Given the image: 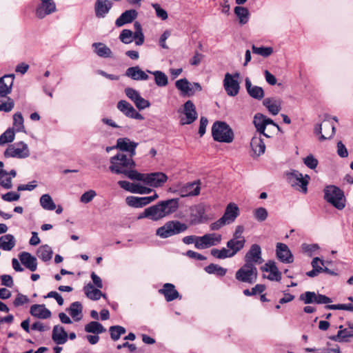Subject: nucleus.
<instances>
[{
	"label": "nucleus",
	"instance_id": "774afa93",
	"mask_svg": "<svg viewBox=\"0 0 353 353\" xmlns=\"http://www.w3.org/2000/svg\"><path fill=\"white\" fill-rule=\"evenodd\" d=\"M265 290V285L256 284L251 290L246 289L243 290V294L245 296H253L256 294H261Z\"/></svg>",
	"mask_w": 353,
	"mask_h": 353
},
{
	"label": "nucleus",
	"instance_id": "e2e57ef3",
	"mask_svg": "<svg viewBox=\"0 0 353 353\" xmlns=\"http://www.w3.org/2000/svg\"><path fill=\"white\" fill-rule=\"evenodd\" d=\"M316 298V293L314 292H305L299 296V300L303 301L305 304H311L314 303Z\"/></svg>",
	"mask_w": 353,
	"mask_h": 353
},
{
	"label": "nucleus",
	"instance_id": "6e6d98bb",
	"mask_svg": "<svg viewBox=\"0 0 353 353\" xmlns=\"http://www.w3.org/2000/svg\"><path fill=\"white\" fill-rule=\"evenodd\" d=\"M205 270L208 274H214L217 276H223L227 272V269L223 268L219 265L211 263L205 268Z\"/></svg>",
	"mask_w": 353,
	"mask_h": 353
},
{
	"label": "nucleus",
	"instance_id": "dca6fc26",
	"mask_svg": "<svg viewBox=\"0 0 353 353\" xmlns=\"http://www.w3.org/2000/svg\"><path fill=\"white\" fill-rule=\"evenodd\" d=\"M125 94L134 103L139 110H144L150 106V101L143 98L140 93L134 88H126Z\"/></svg>",
	"mask_w": 353,
	"mask_h": 353
},
{
	"label": "nucleus",
	"instance_id": "4468645a",
	"mask_svg": "<svg viewBox=\"0 0 353 353\" xmlns=\"http://www.w3.org/2000/svg\"><path fill=\"white\" fill-rule=\"evenodd\" d=\"M261 270L263 273V279H267L271 281H280L281 280V272L273 261H267L261 266Z\"/></svg>",
	"mask_w": 353,
	"mask_h": 353
},
{
	"label": "nucleus",
	"instance_id": "f03ea898",
	"mask_svg": "<svg viewBox=\"0 0 353 353\" xmlns=\"http://www.w3.org/2000/svg\"><path fill=\"white\" fill-rule=\"evenodd\" d=\"M134 181H141L144 185L152 188H161L167 182L168 176L161 172L151 173L133 172L131 175Z\"/></svg>",
	"mask_w": 353,
	"mask_h": 353
},
{
	"label": "nucleus",
	"instance_id": "13d9d810",
	"mask_svg": "<svg viewBox=\"0 0 353 353\" xmlns=\"http://www.w3.org/2000/svg\"><path fill=\"white\" fill-rule=\"evenodd\" d=\"M111 339L116 341L119 340L122 334L126 332L125 327L121 325H113L109 328Z\"/></svg>",
	"mask_w": 353,
	"mask_h": 353
},
{
	"label": "nucleus",
	"instance_id": "3c124183",
	"mask_svg": "<svg viewBox=\"0 0 353 353\" xmlns=\"http://www.w3.org/2000/svg\"><path fill=\"white\" fill-rule=\"evenodd\" d=\"M85 331L88 333L99 334L105 332V329L100 323L91 321L85 325Z\"/></svg>",
	"mask_w": 353,
	"mask_h": 353
},
{
	"label": "nucleus",
	"instance_id": "49530a36",
	"mask_svg": "<svg viewBox=\"0 0 353 353\" xmlns=\"http://www.w3.org/2000/svg\"><path fill=\"white\" fill-rule=\"evenodd\" d=\"M245 244V239H235L232 238L227 242V248L231 250L234 256L237 252H239L244 248Z\"/></svg>",
	"mask_w": 353,
	"mask_h": 353
},
{
	"label": "nucleus",
	"instance_id": "473e14b6",
	"mask_svg": "<svg viewBox=\"0 0 353 353\" xmlns=\"http://www.w3.org/2000/svg\"><path fill=\"white\" fill-rule=\"evenodd\" d=\"M19 258L21 263L28 270L34 272L37 268V261L36 257L32 256L29 252H22Z\"/></svg>",
	"mask_w": 353,
	"mask_h": 353
},
{
	"label": "nucleus",
	"instance_id": "052dcab7",
	"mask_svg": "<svg viewBox=\"0 0 353 353\" xmlns=\"http://www.w3.org/2000/svg\"><path fill=\"white\" fill-rule=\"evenodd\" d=\"M252 214L254 219L259 222L265 221L268 216V212L266 208L263 207H259L254 209Z\"/></svg>",
	"mask_w": 353,
	"mask_h": 353
},
{
	"label": "nucleus",
	"instance_id": "9b49d317",
	"mask_svg": "<svg viewBox=\"0 0 353 353\" xmlns=\"http://www.w3.org/2000/svg\"><path fill=\"white\" fill-rule=\"evenodd\" d=\"M175 87L182 96L189 97L202 90V87L199 83L190 82L186 78L176 80L175 81Z\"/></svg>",
	"mask_w": 353,
	"mask_h": 353
},
{
	"label": "nucleus",
	"instance_id": "de8ad7c7",
	"mask_svg": "<svg viewBox=\"0 0 353 353\" xmlns=\"http://www.w3.org/2000/svg\"><path fill=\"white\" fill-rule=\"evenodd\" d=\"M205 214V208L203 205H195L191 208V217L194 223H200L203 221Z\"/></svg>",
	"mask_w": 353,
	"mask_h": 353
},
{
	"label": "nucleus",
	"instance_id": "603ef678",
	"mask_svg": "<svg viewBox=\"0 0 353 353\" xmlns=\"http://www.w3.org/2000/svg\"><path fill=\"white\" fill-rule=\"evenodd\" d=\"M212 256L219 259H224L226 258H231L234 256V254L229 248H223L220 250L212 249L210 251Z\"/></svg>",
	"mask_w": 353,
	"mask_h": 353
},
{
	"label": "nucleus",
	"instance_id": "4be33fe9",
	"mask_svg": "<svg viewBox=\"0 0 353 353\" xmlns=\"http://www.w3.org/2000/svg\"><path fill=\"white\" fill-rule=\"evenodd\" d=\"M245 263H250L252 264H261L263 259L261 256V249L258 244H253L251 245L250 250L245 255Z\"/></svg>",
	"mask_w": 353,
	"mask_h": 353
},
{
	"label": "nucleus",
	"instance_id": "4d7b16f0",
	"mask_svg": "<svg viewBox=\"0 0 353 353\" xmlns=\"http://www.w3.org/2000/svg\"><path fill=\"white\" fill-rule=\"evenodd\" d=\"M252 50L254 54H259L265 58L270 57L274 52L273 48L270 46L256 47L254 45H253L252 47Z\"/></svg>",
	"mask_w": 353,
	"mask_h": 353
},
{
	"label": "nucleus",
	"instance_id": "f8f14e48",
	"mask_svg": "<svg viewBox=\"0 0 353 353\" xmlns=\"http://www.w3.org/2000/svg\"><path fill=\"white\" fill-rule=\"evenodd\" d=\"M253 123L258 132L257 134H263V137L268 138L270 137V136L265 132L266 126L272 125L278 131H281L280 127L272 119L261 113H257L254 115Z\"/></svg>",
	"mask_w": 353,
	"mask_h": 353
},
{
	"label": "nucleus",
	"instance_id": "c756f323",
	"mask_svg": "<svg viewBox=\"0 0 353 353\" xmlns=\"http://www.w3.org/2000/svg\"><path fill=\"white\" fill-rule=\"evenodd\" d=\"M245 85L247 92L252 98L261 100L264 97L263 89L260 86L252 85L251 81L248 77L245 80Z\"/></svg>",
	"mask_w": 353,
	"mask_h": 353
},
{
	"label": "nucleus",
	"instance_id": "a19ab883",
	"mask_svg": "<svg viewBox=\"0 0 353 353\" xmlns=\"http://www.w3.org/2000/svg\"><path fill=\"white\" fill-rule=\"evenodd\" d=\"M165 217L176 211L179 208V199H170L161 201Z\"/></svg>",
	"mask_w": 353,
	"mask_h": 353
},
{
	"label": "nucleus",
	"instance_id": "4c0bfd02",
	"mask_svg": "<svg viewBox=\"0 0 353 353\" xmlns=\"http://www.w3.org/2000/svg\"><path fill=\"white\" fill-rule=\"evenodd\" d=\"M349 338H353L351 330L348 327H344L343 325L339 326V331L336 335L330 337L332 341L337 342H347Z\"/></svg>",
	"mask_w": 353,
	"mask_h": 353
},
{
	"label": "nucleus",
	"instance_id": "39448f33",
	"mask_svg": "<svg viewBox=\"0 0 353 353\" xmlns=\"http://www.w3.org/2000/svg\"><path fill=\"white\" fill-rule=\"evenodd\" d=\"M201 190L199 181L187 183H177L168 188V192L179 194L181 197L194 196L199 194Z\"/></svg>",
	"mask_w": 353,
	"mask_h": 353
},
{
	"label": "nucleus",
	"instance_id": "c9c22d12",
	"mask_svg": "<svg viewBox=\"0 0 353 353\" xmlns=\"http://www.w3.org/2000/svg\"><path fill=\"white\" fill-rule=\"evenodd\" d=\"M234 13L241 26L245 25L248 23L250 18V13L247 8L241 6H236L234 8Z\"/></svg>",
	"mask_w": 353,
	"mask_h": 353
},
{
	"label": "nucleus",
	"instance_id": "864d4df0",
	"mask_svg": "<svg viewBox=\"0 0 353 353\" xmlns=\"http://www.w3.org/2000/svg\"><path fill=\"white\" fill-rule=\"evenodd\" d=\"M150 209L152 213V221H157L165 217L161 201L150 206Z\"/></svg>",
	"mask_w": 353,
	"mask_h": 353
},
{
	"label": "nucleus",
	"instance_id": "ddd939ff",
	"mask_svg": "<svg viewBox=\"0 0 353 353\" xmlns=\"http://www.w3.org/2000/svg\"><path fill=\"white\" fill-rule=\"evenodd\" d=\"M221 239L222 236L219 234H205L203 236H199L198 241L196 243V248L199 250H203L212 246L217 245L221 243Z\"/></svg>",
	"mask_w": 353,
	"mask_h": 353
},
{
	"label": "nucleus",
	"instance_id": "9d476101",
	"mask_svg": "<svg viewBox=\"0 0 353 353\" xmlns=\"http://www.w3.org/2000/svg\"><path fill=\"white\" fill-rule=\"evenodd\" d=\"M3 154L6 158L26 159L30 156V150L26 143L19 141L9 145Z\"/></svg>",
	"mask_w": 353,
	"mask_h": 353
},
{
	"label": "nucleus",
	"instance_id": "e433bc0d",
	"mask_svg": "<svg viewBox=\"0 0 353 353\" xmlns=\"http://www.w3.org/2000/svg\"><path fill=\"white\" fill-rule=\"evenodd\" d=\"M17 175V172L14 170H12L10 172L4 171L0 173V186L6 190H9L12 188V180Z\"/></svg>",
	"mask_w": 353,
	"mask_h": 353
},
{
	"label": "nucleus",
	"instance_id": "b1692460",
	"mask_svg": "<svg viewBox=\"0 0 353 353\" xmlns=\"http://www.w3.org/2000/svg\"><path fill=\"white\" fill-rule=\"evenodd\" d=\"M263 134H254L250 141V147L252 151V155L259 157L263 154L265 150V145L262 139Z\"/></svg>",
	"mask_w": 353,
	"mask_h": 353
},
{
	"label": "nucleus",
	"instance_id": "2f4dec72",
	"mask_svg": "<svg viewBox=\"0 0 353 353\" xmlns=\"http://www.w3.org/2000/svg\"><path fill=\"white\" fill-rule=\"evenodd\" d=\"M30 313L32 316L41 319H46L51 316V312L45 305L34 304L30 307Z\"/></svg>",
	"mask_w": 353,
	"mask_h": 353
},
{
	"label": "nucleus",
	"instance_id": "8fccbe9b",
	"mask_svg": "<svg viewBox=\"0 0 353 353\" xmlns=\"http://www.w3.org/2000/svg\"><path fill=\"white\" fill-rule=\"evenodd\" d=\"M134 32H133L132 39H134L137 46H141L144 42V34L142 31V27L139 22L136 21L134 23Z\"/></svg>",
	"mask_w": 353,
	"mask_h": 353
},
{
	"label": "nucleus",
	"instance_id": "cd10ccee",
	"mask_svg": "<svg viewBox=\"0 0 353 353\" xmlns=\"http://www.w3.org/2000/svg\"><path fill=\"white\" fill-rule=\"evenodd\" d=\"M159 292L165 296L168 302L172 301L176 299H181L179 293L175 289V286L172 283H165L163 288L159 290Z\"/></svg>",
	"mask_w": 353,
	"mask_h": 353
},
{
	"label": "nucleus",
	"instance_id": "7c9ffc66",
	"mask_svg": "<svg viewBox=\"0 0 353 353\" xmlns=\"http://www.w3.org/2000/svg\"><path fill=\"white\" fill-rule=\"evenodd\" d=\"M137 145V143L132 141L130 139L125 137L117 139L116 148L122 151L129 152L130 153V156L133 157L135 155V149Z\"/></svg>",
	"mask_w": 353,
	"mask_h": 353
},
{
	"label": "nucleus",
	"instance_id": "20e7f679",
	"mask_svg": "<svg viewBox=\"0 0 353 353\" xmlns=\"http://www.w3.org/2000/svg\"><path fill=\"white\" fill-rule=\"evenodd\" d=\"M212 136L214 141L221 143H231L234 133L231 128L225 122L216 121L212 127Z\"/></svg>",
	"mask_w": 353,
	"mask_h": 353
},
{
	"label": "nucleus",
	"instance_id": "69168bd1",
	"mask_svg": "<svg viewBox=\"0 0 353 353\" xmlns=\"http://www.w3.org/2000/svg\"><path fill=\"white\" fill-rule=\"evenodd\" d=\"M319 249V246L318 244H307V243H303L301 245V250L302 251L307 254L309 256H312Z\"/></svg>",
	"mask_w": 353,
	"mask_h": 353
},
{
	"label": "nucleus",
	"instance_id": "5fc2aeb1",
	"mask_svg": "<svg viewBox=\"0 0 353 353\" xmlns=\"http://www.w3.org/2000/svg\"><path fill=\"white\" fill-rule=\"evenodd\" d=\"M15 138L14 130L12 128L7 129L0 136V145H4L7 143H12Z\"/></svg>",
	"mask_w": 353,
	"mask_h": 353
},
{
	"label": "nucleus",
	"instance_id": "412c9836",
	"mask_svg": "<svg viewBox=\"0 0 353 353\" xmlns=\"http://www.w3.org/2000/svg\"><path fill=\"white\" fill-rule=\"evenodd\" d=\"M282 100L276 97H266L263 101V105L268 112L273 115H277L282 108Z\"/></svg>",
	"mask_w": 353,
	"mask_h": 353
},
{
	"label": "nucleus",
	"instance_id": "5701e85b",
	"mask_svg": "<svg viewBox=\"0 0 353 353\" xmlns=\"http://www.w3.org/2000/svg\"><path fill=\"white\" fill-rule=\"evenodd\" d=\"M276 254L279 260L282 263H291L294 261V256L288 246L285 243H277Z\"/></svg>",
	"mask_w": 353,
	"mask_h": 353
},
{
	"label": "nucleus",
	"instance_id": "72a5a7b5",
	"mask_svg": "<svg viewBox=\"0 0 353 353\" xmlns=\"http://www.w3.org/2000/svg\"><path fill=\"white\" fill-rule=\"evenodd\" d=\"M68 338L64 328L60 325H54L52 330V339L58 345L64 344Z\"/></svg>",
	"mask_w": 353,
	"mask_h": 353
},
{
	"label": "nucleus",
	"instance_id": "6e6552de",
	"mask_svg": "<svg viewBox=\"0 0 353 353\" xmlns=\"http://www.w3.org/2000/svg\"><path fill=\"white\" fill-rule=\"evenodd\" d=\"M258 271L256 266L250 263H245L235 274L237 281L252 284L256 281Z\"/></svg>",
	"mask_w": 353,
	"mask_h": 353
},
{
	"label": "nucleus",
	"instance_id": "1a4fd4ad",
	"mask_svg": "<svg viewBox=\"0 0 353 353\" xmlns=\"http://www.w3.org/2000/svg\"><path fill=\"white\" fill-rule=\"evenodd\" d=\"M240 74L235 72L230 74L229 72L225 73L223 81V85L226 94L229 97H236L238 95L240 90Z\"/></svg>",
	"mask_w": 353,
	"mask_h": 353
},
{
	"label": "nucleus",
	"instance_id": "f257e3e1",
	"mask_svg": "<svg viewBox=\"0 0 353 353\" xmlns=\"http://www.w3.org/2000/svg\"><path fill=\"white\" fill-rule=\"evenodd\" d=\"M110 165L109 167L110 170L112 173L115 174H123L128 179L134 180L131 175L133 172H138L134 170L136 164L132 159V157H128L126 154L123 153H119L110 159Z\"/></svg>",
	"mask_w": 353,
	"mask_h": 353
},
{
	"label": "nucleus",
	"instance_id": "6ab92c4d",
	"mask_svg": "<svg viewBox=\"0 0 353 353\" xmlns=\"http://www.w3.org/2000/svg\"><path fill=\"white\" fill-rule=\"evenodd\" d=\"M118 185L125 191L134 194H145L152 192V189L150 188L137 183H130L128 181H119Z\"/></svg>",
	"mask_w": 353,
	"mask_h": 353
},
{
	"label": "nucleus",
	"instance_id": "ea45409f",
	"mask_svg": "<svg viewBox=\"0 0 353 353\" xmlns=\"http://www.w3.org/2000/svg\"><path fill=\"white\" fill-rule=\"evenodd\" d=\"M16 245V239L12 234H6L0 237V249L11 251Z\"/></svg>",
	"mask_w": 353,
	"mask_h": 353
},
{
	"label": "nucleus",
	"instance_id": "37998d69",
	"mask_svg": "<svg viewBox=\"0 0 353 353\" xmlns=\"http://www.w3.org/2000/svg\"><path fill=\"white\" fill-rule=\"evenodd\" d=\"M39 204L45 210L53 211L56 209V204L49 194H44L41 196Z\"/></svg>",
	"mask_w": 353,
	"mask_h": 353
},
{
	"label": "nucleus",
	"instance_id": "0eeeda50",
	"mask_svg": "<svg viewBox=\"0 0 353 353\" xmlns=\"http://www.w3.org/2000/svg\"><path fill=\"white\" fill-rule=\"evenodd\" d=\"M288 183L295 189L305 194L307 192V185L310 179L309 175L304 176L297 170H292L286 173Z\"/></svg>",
	"mask_w": 353,
	"mask_h": 353
},
{
	"label": "nucleus",
	"instance_id": "2eb2a0df",
	"mask_svg": "<svg viewBox=\"0 0 353 353\" xmlns=\"http://www.w3.org/2000/svg\"><path fill=\"white\" fill-rule=\"evenodd\" d=\"M56 12V4L53 0H39L35 9V15L42 19Z\"/></svg>",
	"mask_w": 353,
	"mask_h": 353
},
{
	"label": "nucleus",
	"instance_id": "bb28decb",
	"mask_svg": "<svg viewBox=\"0 0 353 353\" xmlns=\"http://www.w3.org/2000/svg\"><path fill=\"white\" fill-rule=\"evenodd\" d=\"M112 7L110 0H97L94 5L95 15L98 18H104Z\"/></svg>",
	"mask_w": 353,
	"mask_h": 353
},
{
	"label": "nucleus",
	"instance_id": "c85d7f7f",
	"mask_svg": "<svg viewBox=\"0 0 353 353\" xmlns=\"http://www.w3.org/2000/svg\"><path fill=\"white\" fill-rule=\"evenodd\" d=\"M147 70H142L139 66L128 68L125 71V76L134 81H147L149 79Z\"/></svg>",
	"mask_w": 353,
	"mask_h": 353
},
{
	"label": "nucleus",
	"instance_id": "09e8293b",
	"mask_svg": "<svg viewBox=\"0 0 353 353\" xmlns=\"http://www.w3.org/2000/svg\"><path fill=\"white\" fill-rule=\"evenodd\" d=\"M37 254L40 259L46 262L52 259L53 252L48 245H43L38 248Z\"/></svg>",
	"mask_w": 353,
	"mask_h": 353
},
{
	"label": "nucleus",
	"instance_id": "58836bf2",
	"mask_svg": "<svg viewBox=\"0 0 353 353\" xmlns=\"http://www.w3.org/2000/svg\"><path fill=\"white\" fill-rule=\"evenodd\" d=\"M100 288H95L94 285L91 283H88L83 288V291L86 295V296L93 301H97L100 299L101 297L106 299V295L105 294H102V292L99 290Z\"/></svg>",
	"mask_w": 353,
	"mask_h": 353
},
{
	"label": "nucleus",
	"instance_id": "680f3d73",
	"mask_svg": "<svg viewBox=\"0 0 353 353\" xmlns=\"http://www.w3.org/2000/svg\"><path fill=\"white\" fill-rule=\"evenodd\" d=\"M14 106V100L10 97H7L6 100L0 99V111L9 112L13 109Z\"/></svg>",
	"mask_w": 353,
	"mask_h": 353
},
{
	"label": "nucleus",
	"instance_id": "c03bdc74",
	"mask_svg": "<svg viewBox=\"0 0 353 353\" xmlns=\"http://www.w3.org/2000/svg\"><path fill=\"white\" fill-rule=\"evenodd\" d=\"M92 47L94 48V52L101 57H112V50L103 43H94Z\"/></svg>",
	"mask_w": 353,
	"mask_h": 353
},
{
	"label": "nucleus",
	"instance_id": "393cba45",
	"mask_svg": "<svg viewBox=\"0 0 353 353\" xmlns=\"http://www.w3.org/2000/svg\"><path fill=\"white\" fill-rule=\"evenodd\" d=\"M239 214L240 210L238 205L235 203L231 202L227 205L222 218L229 225L234 222Z\"/></svg>",
	"mask_w": 353,
	"mask_h": 353
},
{
	"label": "nucleus",
	"instance_id": "a211bd4d",
	"mask_svg": "<svg viewBox=\"0 0 353 353\" xmlns=\"http://www.w3.org/2000/svg\"><path fill=\"white\" fill-rule=\"evenodd\" d=\"M117 108L126 117L137 120L144 119L143 115L137 112L132 105L125 100H120L118 101Z\"/></svg>",
	"mask_w": 353,
	"mask_h": 353
},
{
	"label": "nucleus",
	"instance_id": "7ed1b4c3",
	"mask_svg": "<svg viewBox=\"0 0 353 353\" xmlns=\"http://www.w3.org/2000/svg\"><path fill=\"white\" fill-rule=\"evenodd\" d=\"M188 228L187 224L178 220H172L167 221L163 225L159 228L156 231V234L161 239H167L183 233Z\"/></svg>",
	"mask_w": 353,
	"mask_h": 353
},
{
	"label": "nucleus",
	"instance_id": "79ce46f5",
	"mask_svg": "<svg viewBox=\"0 0 353 353\" xmlns=\"http://www.w3.org/2000/svg\"><path fill=\"white\" fill-rule=\"evenodd\" d=\"M147 72L154 76V82L157 86L165 87L168 85V77L161 70L151 71L149 70H147Z\"/></svg>",
	"mask_w": 353,
	"mask_h": 353
},
{
	"label": "nucleus",
	"instance_id": "423d86ee",
	"mask_svg": "<svg viewBox=\"0 0 353 353\" xmlns=\"http://www.w3.org/2000/svg\"><path fill=\"white\" fill-rule=\"evenodd\" d=\"M325 199L339 210H342L345 205V199L343 192L335 185H328L324 189Z\"/></svg>",
	"mask_w": 353,
	"mask_h": 353
},
{
	"label": "nucleus",
	"instance_id": "f704fd0d",
	"mask_svg": "<svg viewBox=\"0 0 353 353\" xmlns=\"http://www.w3.org/2000/svg\"><path fill=\"white\" fill-rule=\"evenodd\" d=\"M138 13L135 10H128L123 12L115 21L117 27H121L126 23H131L137 17Z\"/></svg>",
	"mask_w": 353,
	"mask_h": 353
},
{
	"label": "nucleus",
	"instance_id": "a878e982",
	"mask_svg": "<svg viewBox=\"0 0 353 353\" xmlns=\"http://www.w3.org/2000/svg\"><path fill=\"white\" fill-rule=\"evenodd\" d=\"M14 75L5 74L0 78V97H4L11 93Z\"/></svg>",
	"mask_w": 353,
	"mask_h": 353
},
{
	"label": "nucleus",
	"instance_id": "338daca9",
	"mask_svg": "<svg viewBox=\"0 0 353 353\" xmlns=\"http://www.w3.org/2000/svg\"><path fill=\"white\" fill-rule=\"evenodd\" d=\"M152 7L154 9L156 16L161 20H166L168 17V14L165 10L163 9L161 6L157 3H152Z\"/></svg>",
	"mask_w": 353,
	"mask_h": 353
},
{
	"label": "nucleus",
	"instance_id": "f3484780",
	"mask_svg": "<svg viewBox=\"0 0 353 353\" xmlns=\"http://www.w3.org/2000/svg\"><path fill=\"white\" fill-rule=\"evenodd\" d=\"M335 127L329 121H324L323 124H316L314 127V134L319 136L320 141L331 139L335 134Z\"/></svg>",
	"mask_w": 353,
	"mask_h": 353
},
{
	"label": "nucleus",
	"instance_id": "a18cd8bd",
	"mask_svg": "<svg viewBox=\"0 0 353 353\" xmlns=\"http://www.w3.org/2000/svg\"><path fill=\"white\" fill-rule=\"evenodd\" d=\"M82 310L83 307L81 303L79 301H76L70 305L68 312L74 321H78L82 318Z\"/></svg>",
	"mask_w": 353,
	"mask_h": 353
},
{
	"label": "nucleus",
	"instance_id": "aec40b11",
	"mask_svg": "<svg viewBox=\"0 0 353 353\" xmlns=\"http://www.w3.org/2000/svg\"><path fill=\"white\" fill-rule=\"evenodd\" d=\"M183 113L185 117L181 119V125H189L192 123L198 117L196 108L193 102L190 100L187 101L183 105Z\"/></svg>",
	"mask_w": 353,
	"mask_h": 353
},
{
	"label": "nucleus",
	"instance_id": "0e129e2a",
	"mask_svg": "<svg viewBox=\"0 0 353 353\" xmlns=\"http://www.w3.org/2000/svg\"><path fill=\"white\" fill-rule=\"evenodd\" d=\"M133 32L128 29H124L119 35V39L125 44H129L132 42Z\"/></svg>",
	"mask_w": 353,
	"mask_h": 353
},
{
	"label": "nucleus",
	"instance_id": "bf43d9fd",
	"mask_svg": "<svg viewBox=\"0 0 353 353\" xmlns=\"http://www.w3.org/2000/svg\"><path fill=\"white\" fill-rule=\"evenodd\" d=\"M17 132H24L23 118L21 112H17L13 115V128Z\"/></svg>",
	"mask_w": 353,
	"mask_h": 353
}]
</instances>
